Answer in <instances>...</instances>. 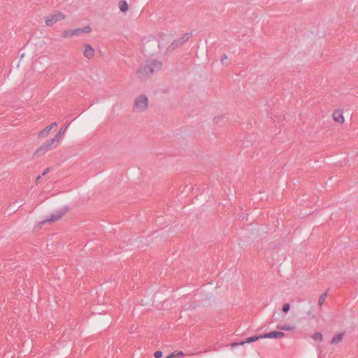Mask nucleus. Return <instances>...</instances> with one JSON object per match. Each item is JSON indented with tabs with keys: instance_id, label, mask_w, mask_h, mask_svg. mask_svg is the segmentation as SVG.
<instances>
[{
	"instance_id": "obj_1",
	"label": "nucleus",
	"mask_w": 358,
	"mask_h": 358,
	"mask_svg": "<svg viewBox=\"0 0 358 358\" xmlns=\"http://www.w3.org/2000/svg\"><path fill=\"white\" fill-rule=\"evenodd\" d=\"M162 67V63L158 60L152 59L148 61L145 66H141L137 70V76L139 78L143 80L159 71Z\"/></svg>"
},
{
	"instance_id": "obj_2",
	"label": "nucleus",
	"mask_w": 358,
	"mask_h": 358,
	"mask_svg": "<svg viewBox=\"0 0 358 358\" xmlns=\"http://www.w3.org/2000/svg\"><path fill=\"white\" fill-rule=\"evenodd\" d=\"M58 143H59L57 142V141L54 138L47 141L45 143H44L38 148L36 149V150L34 153V156L38 157L45 155L48 151L55 148L58 145Z\"/></svg>"
},
{
	"instance_id": "obj_3",
	"label": "nucleus",
	"mask_w": 358,
	"mask_h": 358,
	"mask_svg": "<svg viewBox=\"0 0 358 358\" xmlns=\"http://www.w3.org/2000/svg\"><path fill=\"white\" fill-rule=\"evenodd\" d=\"M148 106V99L145 95H141L136 99L134 104V110L137 111H143L147 109Z\"/></svg>"
},
{
	"instance_id": "obj_4",
	"label": "nucleus",
	"mask_w": 358,
	"mask_h": 358,
	"mask_svg": "<svg viewBox=\"0 0 358 358\" xmlns=\"http://www.w3.org/2000/svg\"><path fill=\"white\" fill-rule=\"evenodd\" d=\"M65 15L61 12H57L53 15L48 16L45 19V24L48 27H52L57 22L64 20Z\"/></svg>"
},
{
	"instance_id": "obj_5",
	"label": "nucleus",
	"mask_w": 358,
	"mask_h": 358,
	"mask_svg": "<svg viewBox=\"0 0 358 358\" xmlns=\"http://www.w3.org/2000/svg\"><path fill=\"white\" fill-rule=\"evenodd\" d=\"M192 34H189V33H186V34H184L180 38H179L177 40H175L171 44V45H169L168 47V50L169 51H172L174 49L177 48L178 47L183 45V43L186 41H187L190 37H191Z\"/></svg>"
},
{
	"instance_id": "obj_6",
	"label": "nucleus",
	"mask_w": 358,
	"mask_h": 358,
	"mask_svg": "<svg viewBox=\"0 0 358 358\" xmlns=\"http://www.w3.org/2000/svg\"><path fill=\"white\" fill-rule=\"evenodd\" d=\"M285 336V334L282 331H271L269 333L260 335L263 338H281Z\"/></svg>"
},
{
	"instance_id": "obj_7",
	"label": "nucleus",
	"mask_w": 358,
	"mask_h": 358,
	"mask_svg": "<svg viewBox=\"0 0 358 358\" xmlns=\"http://www.w3.org/2000/svg\"><path fill=\"white\" fill-rule=\"evenodd\" d=\"M63 215H64L63 212L57 211L56 213H52L48 219L43 220L41 222V224H43L47 222H55V221L59 220L62 217Z\"/></svg>"
},
{
	"instance_id": "obj_8",
	"label": "nucleus",
	"mask_w": 358,
	"mask_h": 358,
	"mask_svg": "<svg viewBox=\"0 0 358 358\" xmlns=\"http://www.w3.org/2000/svg\"><path fill=\"white\" fill-rule=\"evenodd\" d=\"M84 47H85V50L83 51L84 57L89 59H92L94 55V50L93 48L89 44H85L84 45Z\"/></svg>"
},
{
	"instance_id": "obj_9",
	"label": "nucleus",
	"mask_w": 358,
	"mask_h": 358,
	"mask_svg": "<svg viewBox=\"0 0 358 358\" xmlns=\"http://www.w3.org/2000/svg\"><path fill=\"white\" fill-rule=\"evenodd\" d=\"M260 338H263L262 337H260V335L259 336H251V337H249V338H247L245 340L240 342V343H233L231 344V346L232 347H235V346H237V345H243L245 343H252V342H254V341H256Z\"/></svg>"
},
{
	"instance_id": "obj_10",
	"label": "nucleus",
	"mask_w": 358,
	"mask_h": 358,
	"mask_svg": "<svg viewBox=\"0 0 358 358\" xmlns=\"http://www.w3.org/2000/svg\"><path fill=\"white\" fill-rule=\"evenodd\" d=\"M69 123L65 124L60 129L59 131L55 136V137H53L57 141V142L59 143L63 138L66 130L69 128Z\"/></svg>"
},
{
	"instance_id": "obj_11",
	"label": "nucleus",
	"mask_w": 358,
	"mask_h": 358,
	"mask_svg": "<svg viewBox=\"0 0 358 358\" xmlns=\"http://www.w3.org/2000/svg\"><path fill=\"white\" fill-rule=\"evenodd\" d=\"M57 126V122H54L52 123H51L50 125H48V127H46L45 129H42L39 133H38V136L39 138H42V137H44V136H46L49 133L50 131H51V129L54 127Z\"/></svg>"
},
{
	"instance_id": "obj_12",
	"label": "nucleus",
	"mask_w": 358,
	"mask_h": 358,
	"mask_svg": "<svg viewBox=\"0 0 358 358\" xmlns=\"http://www.w3.org/2000/svg\"><path fill=\"white\" fill-rule=\"evenodd\" d=\"M333 119L335 122L343 124L344 122V117L343 115V112L337 110L333 113Z\"/></svg>"
},
{
	"instance_id": "obj_13",
	"label": "nucleus",
	"mask_w": 358,
	"mask_h": 358,
	"mask_svg": "<svg viewBox=\"0 0 358 358\" xmlns=\"http://www.w3.org/2000/svg\"><path fill=\"white\" fill-rule=\"evenodd\" d=\"M92 31V28L90 26H86L83 28H78L76 29H73V36L74 35H80L83 33H90Z\"/></svg>"
},
{
	"instance_id": "obj_14",
	"label": "nucleus",
	"mask_w": 358,
	"mask_h": 358,
	"mask_svg": "<svg viewBox=\"0 0 358 358\" xmlns=\"http://www.w3.org/2000/svg\"><path fill=\"white\" fill-rule=\"evenodd\" d=\"M119 8L122 12L126 13L129 9V6L127 1L124 0L120 1L119 2Z\"/></svg>"
},
{
	"instance_id": "obj_15",
	"label": "nucleus",
	"mask_w": 358,
	"mask_h": 358,
	"mask_svg": "<svg viewBox=\"0 0 358 358\" xmlns=\"http://www.w3.org/2000/svg\"><path fill=\"white\" fill-rule=\"evenodd\" d=\"M343 334H337L335 335L331 339V343L332 344H337L340 343L343 340Z\"/></svg>"
},
{
	"instance_id": "obj_16",
	"label": "nucleus",
	"mask_w": 358,
	"mask_h": 358,
	"mask_svg": "<svg viewBox=\"0 0 358 358\" xmlns=\"http://www.w3.org/2000/svg\"><path fill=\"white\" fill-rule=\"evenodd\" d=\"M277 329H280V330H284V331H292L294 328L293 326H290V325L278 324V325H277Z\"/></svg>"
},
{
	"instance_id": "obj_17",
	"label": "nucleus",
	"mask_w": 358,
	"mask_h": 358,
	"mask_svg": "<svg viewBox=\"0 0 358 358\" xmlns=\"http://www.w3.org/2000/svg\"><path fill=\"white\" fill-rule=\"evenodd\" d=\"M312 338L315 341L321 342L323 339L322 334L320 332H316L311 336Z\"/></svg>"
},
{
	"instance_id": "obj_18",
	"label": "nucleus",
	"mask_w": 358,
	"mask_h": 358,
	"mask_svg": "<svg viewBox=\"0 0 358 358\" xmlns=\"http://www.w3.org/2000/svg\"><path fill=\"white\" fill-rule=\"evenodd\" d=\"M327 296V292H324V293H323V294L320 296L319 300H318V305H319L320 306H322L324 304V301H325V299H326Z\"/></svg>"
},
{
	"instance_id": "obj_19",
	"label": "nucleus",
	"mask_w": 358,
	"mask_h": 358,
	"mask_svg": "<svg viewBox=\"0 0 358 358\" xmlns=\"http://www.w3.org/2000/svg\"><path fill=\"white\" fill-rule=\"evenodd\" d=\"M72 33H73V29L65 30V31H64L62 33V36L64 37V38H66V37H69V36H73Z\"/></svg>"
},
{
	"instance_id": "obj_20",
	"label": "nucleus",
	"mask_w": 358,
	"mask_h": 358,
	"mask_svg": "<svg viewBox=\"0 0 358 358\" xmlns=\"http://www.w3.org/2000/svg\"><path fill=\"white\" fill-rule=\"evenodd\" d=\"M289 303H286V304H284L283 306H282V311L284 313H287L289 310Z\"/></svg>"
},
{
	"instance_id": "obj_21",
	"label": "nucleus",
	"mask_w": 358,
	"mask_h": 358,
	"mask_svg": "<svg viewBox=\"0 0 358 358\" xmlns=\"http://www.w3.org/2000/svg\"><path fill=\"white\" fill-rule=\"evenodd\" d=\"M154 356L155 358H160L162 356V351H156L154 353Z\"/></svg>"
},
{
	"instance_id": "obj_22",
	"label": "nucleus",
	"mask_w": 358,
	"mask_h": 358,
	"mask_svg": "<svg viewBox=\"0 0 358 358\" xmlns=\"http://www.w3.org/2000/svg\"><path fill=\"white\" fill-rule=\"evenodd\" d=\"M176 356L179 357H183L184 352L182 351H176Z\"/></svg>"
},
{
	"instance_id": "obj_23",
	"label": "nucleus",
	"mask_w": 358,
	"mask_h": 358,
	"mask_svg": "<svg viewBox=\"0 0 358 358\" xmlns=\"http://www.w3.org/2000/svg\"><path fill=\"white\" fill-rule=\"evenodd\" d=\"M50 171V169L49 168H47L45 169L43 173H42V175L41 176H45L48 172Z\"/></svg>"
},
{
	"instance_id": "obj_24",
	"label": "nucleus",
	"mask_w": 358,
	"mask_h": 358,
	"mask_svg": "<svg viewBox=\"0 0 358 358\" xmlns=\"http://www.w3.org/2000/svg\"><path fill=\"white\" fill-rule=\"evenodd\" d=\"M176 356V352H174L171 355H169L166 358H175Z\"/></svg>"
},
{
	"instance_id": "obj_25",
	"label": "nucleus",
	"mask_w": 358,
	"mask_h": 358,
	"mask_svg": "<svg viewBox=\"0 0 358 358\" xmlns=\"http://www.w3.org/2000/svg\"><path fill=\"white\" fill-rule=\"evenodd\" d=\"M226 59H227V55H223L222 56V57H221V62H222V63H224V60H226Z\"/></svg>"
},
{
	"instance_id": "obj_26",
	"label": "nucleus",
	"mask_w": 358,
	"mask_h": 358,
	"mask_svg": "<svg viewBox=\"0 0 358 358\" xmlns=\"http://www.w3.org/2000/svg\"><path fill=\"white\" fill-rule=\"evenodd\" d=\"M41 179V176H38L36 179V183L38 184L40 182V180Z\"/></svg>"
},
{
	"instance_id": "obj_27",
	"label": "nucleus",
	"mask_w": 358,
	"mask_h": 358,
	"mask_svg": "<svg viewBox=\"0 0 358 358\" xmlns=\"http://www.w3.org/2000/svg\"><path fill=\"white\" fill-rule=\"evenodd\" d=\"M219 119V117H215V121L217 122V120Z\"/></svg>"
},
{
	"instance_id": "obj_28",
	"label": "nucleus",
	"mask_w": 358,
	"mask_h": 358,
	"mask_svg": "<svg viewBox=\"0 0 358 358\" xmlns=\"http://www.w3.org/2000/svg\"><path fill=\"white\" fill-rule=\"evenodd\" d=\"M319 358H323V357H319Z\"/></svg>"
}]
</instances>
